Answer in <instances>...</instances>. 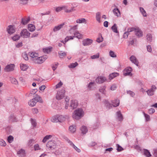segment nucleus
Wrapping results in <instances>:
<instances>
[{"label":"nucleus","mask_w":157,"mask_h":157,"mask_svg":"<svg viewBox=\"0 0 157 157\" xmlns=\"http://www.w3.org/2000/svg\"><path fill=\"white\" fill-rule=\"evenodd\" d=\"M84 112L82 109H79L75 110L74 112L72 117L76 120H78L81 119L84 115Z\"/></svg>","instance_id":"obj_1"},{"label":"nucleus","mask_w":157,"mask_h":157,"mask_svg":"<svg viewBox=\"0 0 157 157\" xmlns=\"http://www.w3.org/2000/svg\"><path fill=\"white\" fill-rule=\"evenodd\" d=\"M47 58V56H43L37 58H33L32 59V60L35 63L41 64L43 63Z\"/></svg>","instance_id":"obj_2"},{"label":"nucleus","mask_w":157,"mask_h":157,"mask_svg":"<svg viewBox=\"0 0 157 157\" xmlns=\"http://www.w3.org/2000/svg\"><path fill=\"white\" fill-rule=\"evenodd\" d=\"M46 146L49 150H53L56 147V144L53 140H50L47 143Z\"/></svg>","instance_id":"obj_3"},{"label":"nucleus","mask_w":157,"mask_h":157,"mask_svg":"<svg viewBox=\"0 0 157 157\" xmlns=\"http://www.w3.org/2000/svg\"><path fill=\"white\" fill-rule=\"evenodd\" d=\"M65 90L64 89H62L60 91H58L56 96V98L57 100H61L64 97L65 93Z\"/></svg>","instance_id":"obj_4"},{"label":"nucleus","mask_w":157,"mask_h":157,"mask_svg":"<svg viewBox=\"0 0 157 157\" xmlns=\"http://www.w3.org/2000/svg\"><path fill=\"white\" fill-rule=\"evenodd\" d=\"M30 33L26 29H23L20 33L21 36L24 38L29 37L30 36Z\"/></svg>","instance_id":"obj_5"},{"label":"nucleus","mask_w":157,"mask_h":157,"mask_svg":"<svg viewBox=\"0 0 157 157\" xmlns=\"http://www.w3.org/2000/svg\"><path fill=\"white\" fill-rule=\"evenodd\" d=\"M65 139L70 144V145L72 146V147L76 151H77L78 152H80V150L77 147H76L67 137H65Z\"/></svg>","instance_id":"obj_6"},{"label":"nucleus","mask_w":157,"mask_h":157,"mask_svg":"<svg viewBox=\"0 0 157 157\" xmlns=\"http://www.w3.org/2000/svg\"><path fill=\"white\" fill-rule=\"evenodd\" d=\"M93 43V40L89 38L84 40L82 41V44L84 46L90 45Z\"/></svg>","instance_id":"obj_7"},{"label":"nucleus","mask_w":157,"mask_h":157,"mask_svg":"<svg viewBox=\"0 0 157 157\" xmlns=\"http://www.w3.org/2000/svg\"><path fill=\"white\" fill-rule=\"evenodd\" d=\"M14 65L13 64H10L7 65L5 68L4 70L6 71H10L13 70Z\"/></svg>","instance_id":"obj_8"},{"label":"nucleus","mask_w":157,"mask_h":157,"mask_svg":"<svg viewBox=\"0 0 157 157\" xmlns=\"http://www.w3.org/2000/svg\"><path fill=\"white\" fill-rule=\"evenodd\" d=\"M78 105V103L76 100H72L71 101L70 107L72 109L76 108Z\"/></svg>","instance_id":"obj_9"},{"label":"nucleus","mask_w":157,"mask_h":157,"mask_svg":"<svg viewBox=\"0 0 157 157\" xmlns=\"http://www.w3.org/2000/svg\"><path fill=\"white\" fill-rule=\"evenodd\" d=\"M106 79L105 77L103 76L98 77L96 79V82L97 83H102L105 81Z\"/></svg>","instance_id":"obj_10"},{"label":"nucleus","mask_w":157,"mask_h":157,"mask_svg":"<svg viewBox=\"0 0 157 157\" xmlns=\"http://www.w3.org/2000/svg\"><path fill=\"white\" fill-rule=\"evenodd\" d=\"M132 70V68L130 67L126 68L124 69V75L125 76L130 75Z\"/></svg>","instance_id":"obj_11"},{"label":"nucleus","mask_w":157,"mask_h":157,"mask_svg":"<svg viewBox=\"0 0 157 157\" xmlns=\"http://www.w3.org/2000/svg\"><path fill=\"white\" fill-rule=\"evenodd\" d=\"M135 35L139 37L142 36L143 34L142 31L139 28L136 27V29L135 31Z\"/></svg>","instance_id":"obj_12"},{"label":"nucleus","mask_w":157,"mask_h":157,"mask_svg":"<svg viewBox=\"0 0 157 157\" xmlns=\"http://www.w3.org/2000/svg\"><path fill=\"white\" fill-rule=\"evenodd\" d=\"M131 61L133 63L138 66L139 62L136 58L134 56H132L130 58Z\"/></svg>","instance_id":"obj_13"},{"label":"nucleus","mask_w":157,"mask_h":157,"mask_svg":"<svg viewBox=\"0 0 157 157\" xmlns=\"http://www.w3.org/2000/svg\"><path fill=\"white\" fill-rule=\"evenodd\" d=\"M29 17H25L21 19V23L23 25H25L30 21Z\"/></svg>","instance_id":"obj_14"},{"label":"nucleus","mask_w":157,"mask_h":157,"mask_svg":"<svg viewBox=\"0 0 157 157\" xmlns=\"http://www.w3.org/2000/svg\"><path fill=\"white\" fill-rule=\"evenodd\" d=\"M17 154L19 157H24L25 155V150L21 149L17 152Z\"/></svg>","instance_id":"obj_15"},{"label":"nucleus","mask_w":157,"mask_h":157,"mask_svg":"<svg viewBox=\"0 0 157 157\" xmlns=\"http://www.w3.org/2000/svg\"><path fill=\"white\" fill-rule=\"evenodd\" d=\"M65 25L64 23H61L57 26L54 27L53 29L54 32H56L60 29Z\"/></svg>","instance_id":"obj_16"},{"label":"nucleus","mask_w":157,"mask_h":157,"mask_svg":"<svg viewBox=\"0 0 157 157\" xmlns=\"http://www.w3.org/2000/svg\"><path fill=\"white\" fill-rule=\"evenodd\" d=\"M113 12L114 14L117 17H120L121 13L120 10L118 8H114L113 10Z\"/></svg>","instance_id":"obj_17"},{"label":"nucleus","mask_w":157,"mask_h":157,"mask_svg":"<svg viewBox=\"0 0 157 157\" xmlns=\"http://www.w3.org/2000/svg\"><path fill=\"white\" fill-rule=\"evenodd\" d=\"M7 31L9 34H11L15 32V30L13 26L10 25L9 26V28L7 29Z\"/></svg>","instance_id":"obj_18"},{"label":"nucleus","mask_w":157,"mask_h":157,"mask_svg":"<svg viewBox=\"0 0 157 157\" xmlns=\"http://www.w3.org/2000/svg\"><path fill=\"white\" fill-rule=\"evenodd\" d=\"M119 74L117 73L114 72L109 74V79L111 80L114 78L118 76Z\"/></svg>","instance_id":"obj_19"},{"label":"nucleus","mask_w":157,"mask_h":157,"mask_svg":"<svg viewBox=\"0 0 157 157\" xmlns=\"http://www.w3.org/2000/svg\"><path fill=\"white\" fill-rule=\"evenodd\" d=\"M96 19L98 23H100L101 22V13L100 12H98L96 13Z\"/></svg>","instance_id":"obj_20"},{"label":"nucleus","mask_w":157,"mask_h":157,"mask_svg":"<svg viewBox=\"0 0 157 157\" xmlns=\"http://www.w3.org/2000/svg\"><path fill=\"white\" fill-rule=\"evenodd\" d=\"M9 121L10 122H16L17 121V119L16 117L13 114L11 115L9 117Z\"/></svg>","instance_id":"obj_21"},{"label":"nucleus","mask_w":157,"mask_h":157,"mask_svg":"<svg viewBox=\"0 0 157 157\" xmlns=\"http://www.w3.org/2000/svg\"><path fill=\"white\" fill-rule=\"evenodd\" d=\"M112 105L114 107H117L119 105V100L118 99H116L112 101Z\"/></svg>","instance_id":"obj_22"},{"label":"nucleus","mask_w":157,"mask_h":157,"mask_svg":"<svg viewBox=\"0 0 157 157\" xmlns=\"http://www.w3.org/2000/svg\"><path fill=\"white\" fill-rule=\"evenodd\" d=\"M28 29L31 32H33L35 30V26L33 24H29L28 25Z\"/></svg>","instance_id":"obj_23"},{"label":"nucleus","mask_w":157,"mask_h":157,"mask_svg":"<svg viewBox=\"0 0 157 157\" xmlns=\"http://www.w3.org/2000/svg\"><path fill=\"white\" fill-rule=\"evenodd\" d=\"M36 103L34 98L30 100L28 102L29 105L32 107L35 106Z\"/></svg>","instance_id":"obj_24"},{"label":"nucleus","mask_w":157,"mask_h":157,"mask_svg":"<svg viewBox=\"0 0 157 157\" xmlns=\"http://www.w3.org/2000/svg\"><path fill=\"white\" fill-rule=\"evenodd\" d=\"M75 37H77L79 39H81L82 37V35L79 33L78 31L75 32L74 33Z\"/></svg>","instance_id":"obj_25"},{"label":"nucleus","mask_w":157,"mask_h":157,"mask_svg":"<svg viewBox=\"0 0 157 157\" xmlns=\"http://www.w3.org/2000/svg\"><path fill=\"white\" fill-rule=\"evenodd\" d=\"M152 36L150 33L147 34L146 36L147 41L148 42H151L152 41Z\"/></svg>","instance_id":"obj_26"},{"label":"nucleus","mask_w":157,"mask_h":157,"mask_svg":"<svg viewBox=\"0 0 157 157\" xmlns=\"http://www.w3.org/2000/svg\"><path fill=\"white\" fill-rule=\"evenodd\" d=\"M117 119L119 121H121L123 120V116L120 111H118L117 112Z\"/></svg>","instance_id":"obj_27"},{"label":"nucleus","mask_w":157,"mask_h":157,"mask_svg":"<svg viewBox=\"0 0 157 157\" xmlns=\"http://www.w3.org/2000/svg\"><path fill=\"white\" fill-rule=\"evenodd\" d=\"M104 102L107 108L109 109L110 108L112 107V106H113L112 104H111L108 101L105 100L104 101Z\"/></svg>","instance_id":"obj_28"},{"label":"nucleus","mask_w":157,"mask_h":157,"mask_svg":"<svg viewBox=\"0 0 157 157\" xmlns=\"http://www.w3.org/2000/svg\"><path fill=\"white\" fill-rule=\"evenodd\" d=\"M111 29L113 31L116 33H118L117 30V27L116 24H114L113 25Z\"/></svg>","instance_id":"obj_29"},{"label":"nucleus","mask_w":157,"mask_h":157,"mask_svg":"<svg viewBox=\"0 0 157 157\" xmlns=\"http://www.w3.org/2000/svg\"><path fill=\"white\" fill-rule=\"evenodd\" d=\"M59 57L61 58H63L66 56L67 55L66 53L63 52V51H60L59 52Z\"/></svg>","instance_id":"obj_30"},{"label":"nucleus","mask_w":157,"mask_h":157,"mask_svg":"<svg viewBox=\"0 0 157 157\" xmlns=\"http://www.w3.org/2000/svg\"><path fill=\"white\" fill-rule=\"evenodd\" d=\"M80 129L82 131V133L83 134H85L88 131L86 127L84 126H82Z\"/></svg>","instance_id":"obj_31"},{"label":"nucleus","mask_w":157,"mask_h":157,"mask_svg":"<svg viewBox=\"0 0 157 157\" xmlns=\"http://www.w3.org/2000/svg\"><path fill=\"white\" fill-rule=\"evenodd\" d=\"M58 122H62L65 120V118L62 115H58Z\"/></svg>","instance_id":"obj_32"},{"label":"nucleus","mask_w":157,"mask_h":157,"mask_svg":"<svg viewBox=\"0 0 157 157\" xmlns=\"http://www.w3.org/2000/svg\"><path fill=\"white\" fill-rule=\"evenodd\" d=\"M34 98L36 103H37V102H39L40 103H42L43 102L42 99L40 96H37Z\"/></svg>","instance_id":"obj_33"},{"label":"nucleus","mask_w":157,"mask_h":157,"mask_svg":"<svg viewBox=\"0 0 157 157\" xmlns=\"http://www.w3.org/2000/svg\"><path fill=\"white\" fill-rule=\"evenodd\" d=\"M52 136L51 135H47L44 137L43 140L42 142L45 143L48 140L51 138Z\"/></svg>","instance_id":"obj_34"},{"label":"nucleus","mask_w":157,"mask_h":157,"mask_svg":"<svg viewBox=\"0 0 157 157\" xmlns=\"http://www.w3.org/2000/svg\"><path fill=\"white\" fill-rule=\"evenodd\" d=\"M20 68L22 70L25 71L27 69L28 67L25 64H21Z\"/></svg>","instance_id":"obj_35"},{"label":"nucleus","mask_w":157,"mask_h":157,"mask_svg":"<svg viewBox=\"0 0 157 157\" xmlns=\"http://www.w3.org/2000/svg\"><path fill=\"white\" fill-rule=\"evenodd\" d=\"M144 154L147 157H150L151 156L150 152L147 149H144Z\"/></svg>","instance_id":"obj_36"},{"label":"nucleus","mask_w":157,"mask_h":157,"mask_svg":"<svg viewBox=\"0 0 157 157\" xmlns=\"http://www.w3.org/2000/svg\"><path fill=\"white\" fill-rule=\"evenodd\" d=\"M29 54L30 56L33 58H35L38 56V54L35 52H29Z\"/></svg>","instance_id":"obj_37"},{"label":"nucleus","mask_w":157,"mask_h":157,"mask_svg":"<svg viewBox=\"0 0 157 157\" xmlns=\"http://www.w3.org/2000/svg\"><path fill=\"white\" fill-rule=\"evenodd\" d=\"M58 115H57L53 117L51 119V121L52 122H58Z\"/></svg>","instance_id":"obj_38"},{"label":"nucleus","mask_w":157,"mask_h":157,"mask_svg":"<svg viewBox=\"0 0 157 157\" xmlns=\"http://www.w3.org/2000/svg\"><path fill=\"white\" fill-rule=\"evenodd\" d=\"M69 130L71 132H74L76 131L75 126H70L69 128Z\"/></svg>","instance_id":"obj_39"},{"label":"nucleus","mask_w":157,"mask_h":157,"mask_svg":"<svg viewBox=\"0 0 157 157\" xmlns=\"http://www.w3.org/2000/svg\"><path fill=\"white\" fill-rule=\"evenodd\" d=\"M78 65V63L77 62L75 63H72L69 65V67L70 68H73L75 67Z\"/></svg>","instance_id":"obj_40"},{"label":"nucleus","mask_w":157,"mask_h":157,"mask_svg":"<svg viewBox=\"0 0 157 157\" xmlns=\"http://www.w3.org/2000/svg\"><path fill=\"white\" fill-rule=\"evenodd\" d=\"M75 7H73L71 8L70 10H68L67 8L65 9V11L67 13H69L75 10L74 9Z\"/></svg>","instance_id":"obj_41"},{"label":"nucleus","mask_w":157,"mask_h":157,"mask_svg":"<svg viewBox=\"0 0 157 157\" xmlns=\"http://www.w3.org/2000/svg\"><path fill=\"white\" fill-rule=\"evenodd\" d=\"M6 145V144L3 139H0V146L2 147H5Z\"/></svg>","instance_id":"obj_42"},{"label":"nucleus","mask_w":157,"mask_h":157,"mask_svg":"<svg viewBox=\"0 0 157 157\" xmlns=\"http://www.w3.org/2000/svg\"><path fill=\"white\" fill-rule=\"evenodd\" d=\"M7 140L9 143H11L13 140V137L12 136H9L7 138Z\"/></svg>","instance_id":"obj_43"},{"label":"nucleus","mask_w":157,"mask_h":157,"mask_svg":"<svg viewBox=\"0 0 157 157\" xmlns=\"http://www.w3.org/2000/svg\"><path fill=\"white\" fill-rule=\"evenodd\" d=\"M103 40V38L101 35L99 36L97 39L96 41L98 43H100L102 42Z\"/></svg>","instance_id":"obj_44"},{"label":"nucleus","mask_w":157,"mask_h":157,"mask_svg":"<svg viewBox=\"0 0 157 157\" xmlns=\"http://www.w3.org/2000/svg\"><path fill=\"white\" fill-rule=\"evenodd\" d=\"M105 88L106 87L105 86L101 87L99 89V91L103 94H105Z\"/></svg>","instance_id":"obj_45"},{"label":"nucleus","mask_w":157,"mask_h":157,"mask_svg":"<svg viewBox=\"0 0 157 157\" xmlns=\"http://www.w3.org/2000/svg\"><path fill=\"white\" fill-rule=\"evenodd\" d=\"M155 91V90H153L150 89L148 90L146 92L147 93L148 95L149 96H152L154 94V93Z\"/></svg>","instance_id":"obj_46"},{"label":"nucleus","mask_w":157,"mask_h":157,"mask_svg":"<svg viewBox=\"0 0 157 157\" xmlns=\"http://www.w3.org/2000/svg\"><path fill=\"white\" fill-rule=\"evenodd\" d=\"M86 20L84 18L79 19L77 20L76 22L77 23H81L86 22Z\"/></svg>","instance_id":"obj_47"},{"label":"nucleus","mask_w":157,"mask_h":157,"mask_svg":"<svg viewBox=\"0 0 157 157\" xmlns=\"http://www.w3.org/2000/svg\"><path fill=\"white\" fill-rule=\"evenodd\" d=\"M100 55L99 53H97L96 55H94L91 56V58L92 59H98Z\"/></svg>","instance_id":"obj_48"},{"label":"nucleus","mask_w":157,"mask_h":157,"mask_svg":"<svg viewBox=\"0 0 157 157\" xmlns=\"http://www.w3.org/2000/svg\"><path fill=\"white\" fill-rule=\"evenodd\" d=\"M34 140L33 139H31L29 140V142H28V145L30 147L32 146L34 142Z\"/></svg>","instance_id":"obj_49"},{"label":"nucleus","mask_w":157,"mask_h":157,"mask_svg":"<svg viewBox=\"0 0 157 157\" xmlns=\"http://www.w3.org/2000/svg\"><path fill=\"white\" fill-rule=\"evenodd\" d=\"M20 37V36H19V35H17L14 36H13L12 38V39L13 40H14V41H16L19 39Z\"/></svg>","instance_id":"obj_50"},{"label":"nucleus","mask_w":157,"mask_h":157,"mask_svg":"<svg viewBox=\"0 0 157 157\" xmlns=\"http://www.w3.org/2000/svg\"><path fill=\"white\" fill-rule=\"evenodd\" d=\"M74 36H67L65 39V42H66L69 40H72L73 39Z\"/></svg>","instance_id":"obj_51"},{"label":"nucleus","mask_w":157,"mask_h":157,"mask_svg":"<svg viewBox=\"0 0 157 157\" xmlns=\"http://www.w3.org/2000/svg\"><path fill=\"white\" fill-rule=\"evenodd\" d=\"M11 82L14 84H17L18 83V82L16 79L15 78H11L10 79Z\"/></svg>","instance_id":"obj_52"},{"label":"nucleus","mask_w":157,"mask_h":157,"mask_svg":"<svg viewBox=\"0 0 157 157\" xmlns=\"http://www.w3.org/2000/svg\"><path fill=\"white\" fill-rule=\"evenodd\" d=\"M136 29V27L134 28L133 27L128 28L127 29V32L128 33H129L131 32L134 31H135Z\"/></svg>","instance_id":"obj_53"},{"label":"nucleus","mask_w":157,"mask_h":157,"mask_svg":"<svg viewBox=\"0 0 157 157\" xmlns=\"http://www.w3.org/2000/svg\"><path fill=\"white\" fill-rule=\"evenodd\" d=\"M22 56L23 58L25 60H28V57L27 54H26L25 53H22Z\"/></svg>","instance_id":"obj_54"},{"label":"nucleus","mask_w":157,"mask_h":157,"mask_svg":"<svg viewBox=\"0 0 157 157\" xmlns=\"http://www.w3.org/2000/svg\"><path fill=\"white\" fill-rule=\"evenodd\" d=\"M31 123L33 127H35L36 125V123L35 121L32 118L31 119Z\"/></svg>","instance_id":"obj_55"},{"label":"nucleus","mask_w":157,"mask_h":157,"mask_svg":"<svg viewBox=\"0 0 157 157\" xmlns=\"http://www.w3.org/2000/svg\"><path fill=\"white\" fill-rule=\"evenodd\" d=\"M144 116L145 118L146 119V121H149L150 120V116L147 114L145 113L144 112Z\"/></svg>","instance_id":"obj_56"},{"label":"nucleus","mask_w":157,"mask_h":157,"mask_svg":"<svg viewBox=\"0 0 157 157\" xmlns=\"http://www.w3.org/2000/svg\"><path fill=\"white\" fill-rule=\"evenodd\" d=\"M109 55L111 57H116V55H115L114 52L112 51H110Z\"/></svg>","instance_id":"obj_57"},{"label":"nucleus","mask_w":157,"mask_h":157,"mask_svg":"<svg viewBox=\"0 0 157 157\" xmlns=\"http://www.w3.org/2000/svg\"><path fill=\"white\" fill-rule=\"evenodd\" d=\"M117 150L118 151H122L123 150V148L119 144H117Z\"/></svg>","instance_id":"obj_58"},{"label":"nucleus","mask_w":157,"mask_h":157,"mask_svg":"<svg viewBox=\"0 0 157 157\" xmlns=\"http://www.w3.org/2000/svg\"><path fill=\"white\" fill-rule=\"evenodd\" d=\"M63 83L61 81H60L56 86V88L57 89L63 85Z\"/></svg>","instance_id":"obj_59"},{"label":"nucleus","mask_w":157,"mask_h":157,"mask_svg":"<svg viewBox=\"0 0 157 157\" xmlns=\"http://www.w3.org/2000/svg\"><path fill=\"white\" fill-rule=\"evenodd\" d=\"M28 0H20V2L21 4H25L28 3Z\"/></svg>","instance_id":"obj_60"},{"label":"nucleus","mask_w":157,"mask_h":157,"mask_svg":"<svg viewBox=\"0 0 157 157\" xmlns=\"http://www.w3.org/2000/svg\"><path fill=\"white\" fill-rule=\"evenodd\" d=\"M129 34V33L127 31L125 32L123 35V37L124 38L126 39L128 38V36Z\"/></svg>","instance_id":"obj_61"},{"label":"nucleus","mask_w":157,"mask_h":157,"mask_svg":"<svg viewBox=\"0 0 157 157\" xmlns=\"http://www.w3.org/2000/svg\"><path fill=\"white\" fill-rule=\"evenodd\" d=\"M34 147L35 151L37 150L40 149L39 147V145L38 144H36L35 145Z\"/></svg>","instance_id":"obj_62"},{"label":"nucleus","mask_w":157,"mask_h":157,"mask_svg":"<svg viewBox=\"0 0 157 157\" xmlns=\"http://www.w3.org/2000/svg\"><path fill=\"white\" fill-rule=\"evenodd\" d=\"M155 112V109L153 108H151L148 110V113L150 114H152L154 113Z\"/></svg>","instance_id":"obj_63"},{"label":"nucleus","mask_w":157,"mask_h":157,"mask_svg":"<svg viewBox=\"0 0 157 157\" xmlns=\"http://www.w3.org/2000/svg\"><path fill=\"white\" fill-rule=\"evenodd\" d=\"M117 88V86L116 85L113 84L111 87L110 89L112 90H114Z\"/></svg>","instance_id":"obj_64"}]
</instances>
